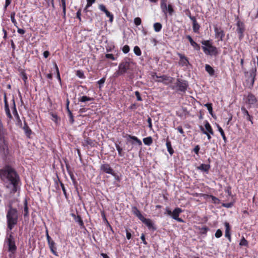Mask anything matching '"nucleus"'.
Here are the masks:
<instances>
[{"label":"nucleus","instance_id":"51","mask_svg":"<svg viewBox=\"0 0 258 258\" xmlns=\"http://www.w3.org/2000/svg\"><path fill=\"white\" fill-rule=\"evenodd\" d=\"M68 115H69V117L70 123L71 124H73L74 121H75V120H74V116H73L72 112H70V113H69Z\"/></svg>","mask_w":258,"mask_h":258},{"label":"nucleus","instance_id":"6","mask_svg":"<svg viewBox=\"0 0 258 258\" xmlns=\"http://www.w3.org/2000/svg\"><path fill=\"white\" fill-rule=\"evenodd\" d=\"M129 58L124 59L121 61L118 66V74L119 75H123L130 70L131 63Z\"/></svg>","mask_w":258,"mask_h":258},{"label":"nucleus","instance_id":"38","mask_svg":"<svg viewBox=\"0 0 258 258\" xmlns=\"http://www.w3.org/2000/svg\"><path fill=\"white\" fill-rule=\"evenodd\" d=\"M207 196L209 197V198H210L212 200V202L214 204H219L220 203V200L216 198V197L213 196V195H207Z\"/></svg>","mask_w":258,"mask_h":258},{"label":"nucleus","instance_id":"35","mask_svg":"<svg viewBox=\"0 0 258 258\" xmlns=\"http://www.w3.org/2000/svg\"><path fill=\"white\" fill-rule=\"evenodd\" d=\"M115 146L116 148V150L118 151V155L120 157L123 156L124 153L123 151L122 148L117 143H115Z\"/></svg>","mask_w":258,"mask_h":258},{"label":"nucleus","instance_id":"62","mask_svg":"<svg viewBox=\"0 0 258 258\" xmlns=\"http://www.w3.org/2000/svg\"><path fill=\"white\" fill-rule=\"evenodd\" d=\"M11 19L12 22L15 25L17 24V21L15 19V14H13L11 15Z\"/></svg>","mask_w":258,"mask_h":258},{"label":"nucleus","instance_id":"30","mask_svg":"<svg viewBox=\"0 0 258 258\" xmlns=\"http://www.w3.org/2000/svg\"><path fill=\"white\" fill-rule=\"evenodd\" d=\"M23 130L26 134L27 136H29L31 133L32 131L31 129L29 128V126L28 125L27 122L26 121H24V125L23 127Z\"/></svg>","mask_w":258,"mask_h":258},{"label":"nucleus","instance_id":"3","mask_svg":"<svg viewBox=\"0 0 258 258\" xmlns=\"http://www.w3.org/2000/svg\"><path fill=\"white\" fill-rule=\"evenodd\" d=\"M201 43L204 45L202 49L206 54L216 56L218 54L217 47L212 45L210 40H203Z\"/></svg>","mask_w":258,"mask_h":258},{"label":"nucleus","instance_id":"39","mask_svg":"<svg viewBox=\"0 0 258 258\" xmlns=\"http://www.w3.org/2000/svg\"><path fill=\"white\" fill-rule=\"evenodd\" d=\"M59 182V183H60V185L61 187V189L62 190V191H63V193L65 196V198L67 199H68V195L67 194V191H66V188L64 187V185L63 184V183L61 181H60L59 180H58Z\"/></svg>","mask_w":258,"mask_h":258},{"label":"nucleus","instance_id":"41","mask_svg":"<svg viewBox=\"0 0 258 258\" xmlns=\"http://www.w3.org/2000/svg\"><path fill=\"white\" fill-rule=\"evenodd\" d=\"M54 68L55 69L56 72L57 79L59 81V82H61V78H60V73H59V69H58V68L57 67V65L56 63V62L54 63Z\"/></svg>","mask_w":258,"mask_h":258},{"label":"nucleus","instance_id":"58","mask_svg":"<svg viewBox=\"0 0 258 258\" xmlns=\"http://www.w3.org/2000/svg\"><path fill=\"white\" fill-rule=\"evenodd\" d=\"M99 9H100L101 11L103 12L104 13H105V12H106V11H107V10L106 9V8L105 6L104 5H103V4L100 5L99 6Z\"/></svg>","mask_w":258,"mask_h":258},{"label":"nucleus","instance_id":"21","mask_svg":"<svg viewBox=\"0 0 258 258\" xmlns=\"http://www.w3.org/2000/svg\"><path fill=\"white\" fill-rule=\"evenodd\" d=\"M241 110L242 111V114H243L244 116H246V119L247 120H249L251 122L252 124H253L252 119L253 117L249 114L248 111L247 110V109L243 106L241 107Z\"/></svg>","mask_w":258,"mask_h":258},{"label":"nucleus","instance_id":"48","mask_svg":"<svg viewBox=\"0 0 258 258\" xmlns=\"http://www.w3.org/2000/svg\"><path fill=\"white\" fill-rule=\"evenodd\" d=\"M134 23L136 26H139L142 23V20L139 17H136L134 19Z\"/></svg>","mask_w":258,"mask_h":258},{"label":"nucleus","instance_id":"42","mask_svg":"<svg viewBox=\"0 0 258 258\" xmlns=\"http://www.w3.org/2000/svg\"><path fill=\"white\" fill-rule=\"evenodd\" d=\"M134 52L137 56H140L142 54L141 50L140 47L138 46L134 47Z\"/></svg>","mask_w":258,"mask_h":258},{"label":"nucleus","instance_id":"37","mask_svg":"<svg viewBox=\"0 0 258 258\" xmlns=\"http://www.w3.org/2000/svg\"><path fill=\"white\" fill-rule=\"evenodd\" d=\"M24 217H27L29 215V211H28V207L27 201L25 200L24 202Z\"/></svg>","mask_w":258,"mask_h":258},{"label":"nucleus","instance_id":"27","mask_svg":"<svg viewBox=\"0 0 258 258\" xmlns=\"http://www.w3.org/2000/svg\"><path fill=\"white\" fill-rule=\"evenodd\" d=\"M205 127L206 128V131L208 133H210L212 135H214V132H213V128H212L211 125H210V124L209 123V122L207 120H206L205 121Z\"/></svg>","mask_w":258,"mask_h":258},{"label":"nucleus","instance_id":"5","mask_svg":"<svg viewBox=\"0 0 258 258\" xmlns=\"http://www.w3.org/2000/svg\"><path fill=\"white\" fill-rule=\"evenodd\" d=\"M248 74V72L246 71L244 72V75L246 78H247L246 80V82H250V86H249V88H252L253 86L255 80V77L256 75V68H252L249 71V74Z\"/></svg>","mask_w":258,"mask_h":258},{"label":"nucleus","instance_id":"12","mask_svg":"<svg viewBox=\"0 0 258 258\" xmlns=\"http://www.w3.org/2000/svg\"><path fill=\"white\" fill-rule=\"evenodd\" d=\"M155 76L156 78L158 79L156 80V82H161L164 84L165 85H168L170 83H171L173 81V78L168 76L167 75H163L162 76H158L156 75V73H155Z\"/></svg>","mask_w":258,"mask_h":258},{"label":"nucleus","instance_id":"15","mask_svg":"<svg viewBox=\"0 0 258 258\" xmlns=\"http://www.w3.org/2000/svg\"><path fill=\"white\" fill-rule=\"evenodd\" d=\"M100 169L106 173L110 174L113 176H116V173L114 172L110 165L108 163L102 164L100 166Z\"/></svg>","mask_w":258,"mask_h":258},{"label":"nucleus","instance_id":"17","mask_svg":"<svg viewBox=\"0 0 258 258\" xmlns=\"http://www.w3.org/2000/svg\"><path fill=\"white\" fill-rule=\"evenodd\" d=\"M189 14L188 15V17H189V19L192 21V22L193 31L195 33H199V30L200 28V26L198 24V22L197 21L196 18L195 17L191 16L190 12H189Z\"/></svg>","mask_w":258,"mask_h":258},{"label":"nucleus","instance_id":"64","mask_svg":"<svg viewBox=\"0 0 258 258\" xmlns=\"http://www.w3.org/2000/svg\"><path fill=\"white\" fill-rule=\"evenodd\" d=\"M209 228L207 226H204L201 228L202 233L206 234L208 231Z\"/></svg>","mask_w":258,"mask_h":258},{"label":"nucleus","instance_id":"49","mask_svg":"<svg viewBox=\"0 0 258 258\" xmlns=\"http://www.w3.org/2000/svg\"><path fill=\"white\" fill-rule=\"evenodd\" d=\"M105 57L107 59H110L112 60H114L116 59V58L112 54H110V53L106 54Z\"/></svg>","mask_w":258,"mask_h":258},{"label":"nucleus","instance_id":"29","mask_svg":"<svg viewBox=\"0 0 258 258\" xmlns=\"http://www.w3.org/2000/svg\"><path fill=\"white\" fill-rule=\"evenodd\" d=\"M205 70L209 73V74L211 76H213L215 74V70L209 64H206L205 65Z\"/></svg>","mask_w":258,"mask_h":258},{"label":"nucleus","instance_id":"61","mask_svg":"<svg viewBox=\"0 0 258 258\" xmlns=\"http://www.w3.org/2000/svg\"><path fill=\"white\" fill-rule=\"evenodd\" d=\"M200 149V146L199 145H197L194 148L193 151L195 153V154H196L197 155H199Z\"/></svg>","mask_w":258,"mask_h":258},{"label":"nucleus","instance_id":"46","mask_svg":"<svg viewBox=\"0 0 258 258\" xmlns=\"http://www.w3.org/2000/svg\"><path fill=\"white\" fill-rule=\"evenodd\" d=\"M106 16L109 18V21L110 22H112L113 20V15L109 12L108 10L105 12Z\"/></svg>","mask_w":258,"mask_h":258},{"label":"nucleus","instance_id":"57","mask_svg":"<svg viewBox=\"0 0 258 258\" xmlns=\"http://www.w3.org/2000/svg\"><path fill=\"white\" fill-rule=\"evenodd\" d=\"M135 95L137 97V99L138 101H142V98L141 96L140 93L138 91H136L135 92Z\"/></svg>","mask_w":258,"mask_h":258},{"label":"nucleus","instance_id":"7","mask_svg":"<svg viewBox=\"0 0 258 258\" xmlns=\"http://www.w3.org/2000/svg\"><path fill=\"white\" fill-rule=\"evenodd\" d=\"M160 7L163 13L166 16H167V13L170 16H172L174 13L172 5L171 4H168V6L167 5V0H161Z\"/></svg>","mask_w":258,"mask_h":258},{"label":"nucleus","instance_id":"47","mask_svg":"<svg viewBox=\"0 0 258 258\" xmlns=\"http://www.w3.org/2000/svg\"><path fill=\"white\" fill-rule=\"evenodd\" d=\"M13 106L12 109H13V113L15 115H16L17 117H19V115H18L17 109H16V106L14 99L13 100Z\"/></svg>","mask_w":258,"mask_h":258},{"label":"nucleus","instance_id":"34","mask_svg":"<svg viewBox=\"0 0 258 258\" xmlns=\"http://www.w3.org/2000/svg\"><path fill=\"white\" fill-rule=\"evenodd\" d=\"M154 31L156 32H160L162 28V25L160 23H155L153 25Z\"/></svg>","mask_w":258,"mask_h":258},{"label":"nucleus","instance_id":"52","mask_svg":"<svg viewBox=\"0 0 258 258\" xmlns=\"http://www.w3.org/2000/svg\"><path fill=\"white\" fill-rule=\"evenodd\" d=\"M81 9H79L77 13H76V18L79 19V21L81 22L82 21L81 19Z\"/></svg>","mask_w":258,"mask_h":258},{"label":"nucleus","instance_id":"8","mask_svg":"<svg viewBox=\"0 0 258 258\" xmlns=\"http://www.w3.org/2000/svg\"><path fill=\"white\" fill-rule=\"evenodd\" d=\"M245 103L248 105L249 108L257 106L258 98L252 93L249 92L245 97Z\"/></svg>","mask_w":258,"mask_h":258},{"label":"nucleus","instance_id":"20","mask_svg":"<svg viewBox=\"0 0 258 258\" xmlns=\"http://www.w3.org/2000/svg\"><path fill=\"white\" fill-rule=\"evenodd\" d=\"M4 102H5V109L6 115L9 119H12L13 118V116L10 112V110L9 108V104H8V101L7 99V97H6V94L5 95V97H4Z\"/></svg>","mask_w":258,"mask_h":258},{"label":"nucleus","instance_id":"63","mask_svg":"<svg viewBox=\"0 0 258 258\" xmlns=\"http://www.w3.org/2000/svg\"><path fill=\"white\" fill-rule=\"evenodd\" d=\"M233 206V204L232 203H223L222 204V206L226 208H231Z\"/></svg>","mask_w":258,"mask_h":258},{"label":"nucleus","instance_id":"23","mask_svg":"<svg viewBox=\"0 0 258 258\" xmlns=\"http://www.w3.org/2000/svg\"><path fill=\"white\" fill-rule=\"evenodd\" d=\"M225 236L226 237L228 238L229 241L230 242L231 240V234H230V227L229 223L226 222L225 223Z\"/></svg>","mask_w":258,"mask_h":258},{"label":"nucleus","instance_id":"33","mask_svg":"<svg viewBox=\"0 0 258 258\" xmlns=\"http://www.w3.org/2000/svg\"><path fill=\"white\" fill-rule=\"evenodd\" d=\"M143 141L144 144L147 146H150L153 143V139L151 137L145 138L143 139Z\"/></svg>","mask_w":258,"mask_h":258},{"label":"nucleus","instance_id":"56","mask_svg":"<svg viewBox=\"0 0 258 258\" xmlns=\"http://www.w3.org/2000/svg\"><path fill=\"white\" fill-rule=\"evenodd\" d=\"M96 0H87L86 8H88L91 7L93 3L95 2Z\"/></svg>","mask_w":258,"mask_h":258},{"label":"nucleus","instance_id":"54","mask_svg":"<svg viewBox=\"0 0 258 258\" xmlns=\"http://www.w3.org/2000/svg\"><path fill=\"white\" fill-rule=\"evenodd\" d=\"M147 122L148 123V126L150 130H153V125L152 123V119L150 117H148L147 119Z\"/></svg>","mask_w":258,"mask_h":258},{"label":"nucleus","instance_id":"44","mask_svg":"<svg viewBox=\"0 0 258 258\" xmlns=\"http://www.w3.org/2000/svg\"><path fill=\"white\" fill-rule=\"evenodd\" d=\"M76 75L81 79H85V76L83 71L81 70H78L76 72Z\"/></svg>","mask_w":258,"mask_h":258},{"label":"nucleus","instance_id":"2","mask_svg":"<svg viewBox=\"0 0 258 258\" xmlns=\"http://www.w3.org/2000/svg\"><path fill=\"white\" fill-rule=\"evenodd\" d=\"M19 217L18 210L10 205L6 213L7 231H11L18 224Z\"/></svg>","mask_w":258,"mask_h":258},{"label":"nucleus","instance_id":"59","mask_svg":"<svg viewBox=\"0 0 258 258\" xmlns=\"http://www.w3.org/2000/svg\"><path fill=\"white\" fill-rule=\"evenodd\" d=\"M176 130H177V131L181 134L183 135V136H185V135H184V132L183 131V130L182 127L181 126H178L177 128H176Z\"/></svg>","mask_w":258,"mask_h":258},{"label":"nucleus","instance_id":"31","mask_svg":"<svg viewBox=\"0 0 258 258\" xmlns=\"http://www.w3.org/2000/svg\"><path fill=\"white\" fill-rule=\"evenodd\" d=\"M94 99L92 97H89L87 96H83L78 98V100L79 102H85L88 101H93Z\"/></svg>","mask_w":258,"mask_h":258},{"label":"nucleus","instance_id":"25","mask_svg":"<svg viewBox=\"0 0 258 258\" xmlns=\"http://www.w3.org/2000/svg\"><path fill=\"white\" fill-rule=\"evenodd\" d=\"M210 167V164H201L199 166L197 167V169L199 170L208 173Z\"/></svg>","mask_w":258,"mask_h":258},{"label":"nucleus","instance_id":"26","mask_svg":"<svg viewBox=\"0 0 258 258\" xmlns=\"http://www.w3.org/2000/svg\"><path fill=\"white\" fill-rule=\"evenodd\" d=\"M74 220L76 222L79 224L81 229H86L84 225V222L80 215H77L76 219Z\"/></svg>","mask_w":258,"mask_h":258},{"label":"nucleus","instance_id":"18","mask_svg":"<svg viewBox=\"0 0 258 258\" xmlns=\"http://www.w3.org/2000/svg\"><path fill=\"white\" fill-rule=\"evenodd\" d=\"M83 144L84 146L94 147L96 146V142H95V140H92L88 137L85 136L84 137V141Z\"/></svg>","mask_w":258,"mask_h":258},{"label":"nucleus","instance_id":"32","mask_svg":"<svg viewBox=\"0 0 258 258\" xmlns=\"http://www.w3.org/2000/svg\"><path fill=\"white\" fill-rule=\"evenodd\" d=\"M217 128H218V131L220 132L225 143H226L227 142V138L225 136V133H224V132L223 131V130L222 128V127L219 125V124H217Z\"/></svg>","mask_w":258,"mask_h":258},{"label":"nucleus","instance_id":"55","mask_svg":"<svg viewBox=\"0 0 258 258\" xmlns=\"http://www.w3.org/2000/svg\"><path fill=\"white\" fill-rule=\"evenodd\" d=\"M215 237L216 238H220L222 235V232L220 229L217 230L216 233H215Z\"/></svg>","mask_w":258,"mask_h":258},{"label":"nucleus","instance_id":"4","mask_svg":"<svg viewBox=\"0 0 258 258\" xmlns=\"http://www.w3.org/2000/svg\"><path fill=\"white\" fill-rule=\"evenodd\" d=\"M6 243L8 246V251L11 253L9 256L11 257V254H15L17 249L15 239L12 232L7 234L6 238Z\"/></svg>","mask_w":258,"mask_h":258},{"label":"nucleus","instance_id":"9","mask_svg":"<svg viewBox=\"0 0 258 258\" xmlns=\"http://www.w3.org/2000/svg\"><path fill=\"white\" fill-rule=\"evenodd\" d=\"M46 237L50 250L54 255L55 256H58V253L56 251L55 243L49 236L47 228H46Z\"/></svg>","mask_w":258,"mask_h":258},{"label":"nucleus","instance_id":"50","mask_svg":"<svg viewBox=\"0 0 258 258\" xmlns=\"http://www.w3.org/2000/svg\"><path fill=\"white\" fill-rule=\"evenodd\" d=\"M130 47L127 45H125L124 46H123V47H122V49L123 52L124 53H128L130 51Z\"/></svg>","mask_w":258,"mask_h":258},{"label":"nucleus","instance_id":"16","mask_svg":"<svg viewBox=\"0 0 258 258\" xmlns=\"http://www.w3.org/2000/svg\"><path fill=\"white\" fill-rule=\"evenodd\" d=\"M183 212V210L180 208H176L172 211V214L171 217L173 219L176 220L179 222H183L184 221L182 219L179 217L180 213Z\"/></svg>","mask_w":258,"mask_h":258},{"label":"nucleus","instance_id":"10","mask_svg":"<svg viewBox=\"0 0 258 258\" xmlns=\"http://www.w3.org/2000/svg\"><path fill=\"white\" fill-rule=\"evenodd\" d=\"M188 86V84L186 81L180 79H177L176 87L178 91L185 93Z\"/></svg>","mask_w":258,"mask_h":258},{"label":"nucleus","instance_id":"24","mask_svg":"<svg viewBox=\"0 0 258 258\" xmlns=\"http://www.w3.org/2000/svg\"><path fill=\"white\" fill-rule=\"evenodd\" d=\"M166 145L168 152H169V154L172 156L174 154V151L172 147L171 142L169 140L168 138H167L166 139Z\"/></svg>","mask_w":258,"mask_h":258},{"label":"nucleus","instance_id":"22","mask_svg":"<svg viewBox=\"0 0 258 258\" xmlns=\"http://www.w3.org/2000/svg\"><path fill=\"white\" fill-rule=\"evenodd\" d=\"M133 213L136 215L141 221L144 218V216L141 214L140 211L137 207H133L132 208Z\"/></svg>","mask_w":258,"mask_h":258},{"label":"nucleus","instance_id":"28","mask_svg":"<svg viewBox=\"0 0 258 258\" xmlns=\"http://www.w3.org/2000/svg\"><path fill=\"white\" fill-rule=\"evenodd\" d=\"M125 137H127L136 142L139 146H141L142 145L141 141L135 136L127 134Z\"/></svg>","mask_w":258,"mask_h":258},{"label":"nucleus","instance_id":"14","mask_svg":"<svg viewBox=\"0 0 258 258\" xmlns=\"http://www.w3.org/2000/svg\"><path fill=\"white\" fill-rule=\"evenodd\" d=\"M177 55L179 57L178 64L181 67H187L190 64L188 58L183 54L178 52Z\"/></svg>","mask_w":258,"mask_h":258},{"label":"nucleus","instance_id":"19","mask_svg":"<svg viewBox=\"0 0 258 258\" xmlns=\"http://www.w3.org/2000/svg\"><path fill=\"white\" fill-rule=\"evenodd\" d=\"M141 221L144 223L148 228L149 229L155 231L156 230V228L154 225L153 222L150 219H147L145 217L141 220Z\"/></svg>","mask_w":258,"mask_h":258},{"label":"nucleus","instance_id":"60","mask_svg":"<svg viewBox=\"0 0 258 258\" xmlns=\"http://www.w3.org/2000/svg\"><path fill=\"white\" fill-rule=\"evenodd\" d=\"M48 6L51 4L53 8L54 7V0H44Z\"/></svg>","mask_w":258,"mask_h":258},{"label":"nucleus","instance_id":"43","mask_svg":"<svg viewBox=\"0 0 258 258\" xmlns=\"http://www.w3.org/2000/svg\"><path fill=\"white\" fill-rule=\"evenodd\" d=\"M205 106H206L207 108V109L208 110L209 113L210 114L213 115V107H212V104L210 103H206L204 105Z\"/></svg>","mask_w":258,"mask_h":258},{"label":"nucleus","instance_id":"53","mask_svg":"<svg viewBox=\"0 0 258 258\" xmlns=\"http://www.w3.org/2000/svg\"><path fill=\"white\" fill-rule=\"evenodd\" d=\"M225 191L228 194L229 196H232L231 187L230 186H227L225 189Z\"/></svg>","mask_w":258,"mask_h":258},{"label":"nucleus","instance_id":"45","mask_svg":"<svg viewBox=\"0 0 258 258\" xmlns=\"http://www.w3.org/2000/svg\"><path fill=\"white\" fill-rule=\"evenodd\" d=\"M190 45L194 48V49L197 51L200 50V46L195 41H193Z\"/></svg>","mask_w":258,"mask_h":258},{"label":"nucleus","instance_id":"36","mask_svg":"<svg viewBox=\"0 0 258 258\" xmlns=\"http://www.w3.org/2000/svg\"><path fill=\"white\" fill-rule=\"evenodd\" d=\"M61 6L62 8L63 17L66 18V0H61Z\"/></svg>","mask_w":258,"mask_h":258},{"label":"nucleus","instance_id":"13","mask_svg":"<svg viewBox=\"0 0 258 258\" xmlns=\"http://www.w3.org/2000/svg\"><path fill=\"white\" fill-rule=\"evenodd\" d=\"M214 32L215 38L217 39L219 41L224 40L225 33L224 31L221 27H218L217 26H215L214 27Z\"/></svg>","mask_w":258,"mask_h":258},{"label":"nucleus","instance_id":"1","mask_svg":"<svg viewBox=\"0 0 258 258\" xmlns=\"http://www.w3.org/2000/svg\"><path fill=\"white\" fill-rule=\"evenodd\" d=\"M0 178L6 184L5 186L9 188L12 186L11 192L15 194L20 188L21 179L16 170L10 165H6L0 169Z\"/></svg>","mask_w":258,"mask_h":258},{"label":"nucleus","instance_id":"40","mask_svg":"<svg viewBox=\"0 0 258 258\" xmlns=\"http://www.w3.org/2000/svg\"><path fill=\"white\" fill-rule=\"evenodd\" d=\"M239 245L240 246H248V242L246 239H245L244 237H242V238L241 239L240 241Z\"/></svg>","mask_w":258,"mask_h":258},{"label":"nucleus","instance_id":"11","mask_svg":"<svg viewBox=\"0 0 258 258\" xmlns=\"http://www.w3.org/2000/svg\"><path fill=\"white\" fill-rule=\"evenodd\" d=\"M236 31L238 34L239 40H241L244 37V32L245 30L244 24L242 21L238 20L236 23Z\"/></svg>","mask_w":258,"mask_h":258}]
</instances>
